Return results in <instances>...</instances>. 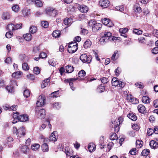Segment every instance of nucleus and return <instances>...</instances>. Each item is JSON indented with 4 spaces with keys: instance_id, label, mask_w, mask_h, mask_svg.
I'll list each match as a JSON object with an SVG mask.
<instances>
[{
    "instance_id": "f257e3e1",
    "label": "nucleus",
    "mask_w": 158,
    "mask_h": 158,
    "mask_svg": "<svg viewBox=\"0 0 158 158\" xmlns=\"http://www.w3.org/2000/svg\"><path fill=\"white\" fill-rule=\"evenodd\" d=\"M112 33L111 32L105 31L102 32L100 34V38L99 41L102 44H105L109 41L112 42L119 40L118 37L112 36Z\"/></svg>"
},
{
    "instance_id": "f03ea898",
    "label": "nucleus",
    "mask_w": 158,
    "mask_h": 158,
    "mask_svg": "<svg viewBox=\"0 0 158 158\" xmlns=\"http://www.w3.org/2000/svg\"><path fill=\"white\" fill-rule=\"evenodd\" d=\"M89 26L92 27V30L94 32H96L100 29L102 27L101 23H97L94 20H91L88 22Z\"/></svg>"
},
{
    "instance_id": "7ed1b4c3",
    "label": "nucleus",
    "mask_w": 158,
    "mask_h": 158,
    "mask_svg": "<svg viewBox=\"0 0 158 158\" xmlns=\"http://www.w3.org/2000/svg\"><path fill=\"white\" fill-rule=\"evenodd\" d=\"M78 46V44L76 42H72L69 43L68 48V51L69 53H73L77 50Z\"/></svg>"
},
{
    "instance_id": "20e7f679",
    "label": "nucleus",
    "mask_w": 158,
    "mask_h": 158,
    "mask_svg": "<svg viewBox=\"0 0 158 158\" xmlns=\"http://www.w3.org/2000/svg\"><path fill=\"white\" fill-rule=\"evenodd\" d=\"M46 11V14L49 16L54 17L58 14V10L52 7H48Z\"/></svg>"
},
{
    "instance_id": "39448f33",
    "label": "nucleus",
    "mask_w": 158,
    "mask_h": 158,
    "mask_svg": "<svg viewBox=\"0 0 158 158\" xmlns=\"http://www.w3.org/2000/svg\"><path fill=\"white\" fill-rule=\"evenodd\" d=\"M123 121V118L121 117H119L118 119L114 121V122H113V121H112V123L114 125V130L116 132H118L119 131V126L122 123Z\"/></svg>"
},
{
    "instance_id": "423d86ee",
    "label": "nucleus",
    "mask_w": 158,
    "mask_h": 158,
    "mask_svg": "<svg viewBox=\"0 0 158 158\" xmlns=\"http://www.w3.org/2000/svg\"><path fill=\"white\" fill-rule=\"evenodd\" d=\"M80 59L83 63H89L91 62L92 57L91 56H88L86 54H83L81 56Z\"/></svg>"
},
{
    "instance_id": "0eeeda50",
    "label": "nucleus",
    "mask_w": 158,
    "mask_h": 158,
    "mask_svg": "<svg viewBox=\"0 0 158 158\" xmlns=\"http://www.w3.org/2000/svg\"><path fill=\"white\" fill-rule=\"evenodd\" d=\"M77 79V78H70L65 80L64 82L65 83H69L71 89L74 91L75 90V88L73 86V82Z\"/></svg>"
},
{
    "instance_id": "6e6552de",
    "label": "nucleus",
    "mask_w": 158,
    "mask_h": 158,
    "mask_svg": "<svg viewBox=\"0 0 158 158\" xmlns=\"http://www.w3.org/2000/svg\"><path fill=\"white\" fill-rule=\"evenodd\" d=\"M36 114L38 118L42 119L45 117V110L43 109H41L38 112L37 111Z\"/></svg>"
},
{
    "instance_id": "1a4fd4ad",
    "label": "nucleus",
    "mask_w": 158,
    "mask_h": 158,
    "mask_svg": "<svg viewBox=\"0 0 158 158\" xmlns=\"http://www.w3.org/2000/svg\"><path fill=\"white\" fill-rule=\"evenodd\" d=\"M25 130L23 127H21L18 130L17 133V135L19 138L23 136L25 134Z\"/></svg>"
},
{
    "instance_id": "9d476101",
    "label": "nucleus",
    "mask_w": 158,
    "mask_h": 158,
    "mask_svg": "<svg viewBox=\"0 0 158 158\" xmlns=\"http://www.w3.org/2000/svg\"><path fill=\"white\" fill-rule=\"evenodd\" d=\"M45 99L41 95L38 98L36 105L38 106H41L44 105L45 103Z\"/></svg>"
},
{
    "instance_id": "9b49d317",
    "label": "nucleus",
    "mask_w": 158,
    "mask_h": 158,
    "mask_svg": "<svg viewBox=\"0 0 158 158\" xmlns=\"http://www.w3.org/2000/svg\"><path fill=\"white\" fill-rule=\"evenodd\" d=\"M99 3L101 6L106 8L109 6L110 2L108 0H100Z\"/></svg>"
},
{
    "instance_id": "f8f14e48",
    "label": "nucleus",
    "mask_w": 158,
    "mask_h": 158,
    "mask_svg": "<svg viewBox=\"0 0 158 158\" xmlns=\"http://www.w3.org/2000/svg\"><path fill=\"white\" fill-rule=\"evenodd\" d=\"M102 23L109 27H111L113 25V23L109 19L104 18L102 20Z\"/></svg>"
},
{
    "instance_id": "ddd939ff",
    "label": "nucleus",
    "mask_w": 158,
    "mask_h": 158,
    "mask_svg": "<svg viewBox=\"0 0 158 158\" xmlns=\"http://www.w3.org/2000/svg\"><path fill=\"white\" fill-rule=\"evenodd\" d=\"M28 117L26 114L20 115L19 118V121L22 122L27 121L28 120Z\"/></svg>"
},
{
    "instance_id": "4468645a",
    "label": "nucleus",
    "mask_w": 158,
    "mask_h": 158,
    "mask_svg": "<svg viewBox=\"0 0 158 158\" xmlns=\"http://www.w3.org/2000/svg\"><path fill=\"white\" fill-rule=\"evenodd\" d=\"M138 110L139 112L142 114L147 112L145 107L142 104H139L138 106Z\"/></svg>"
},
{
    "instance_id": "2eb2a0df",
    "label": "nucleus",
    "mask_w": 158,
    "mask_h": 158,
    "mask_svg": "<svg viewBox=\"0 0 158 158\" xmlns=\"http://www.w3.org/2000/svg\"><path fill=\"white\" fill-rule=\"evenodd\" d=\"M56 132V131H54L48 139L49 141H56L57 140V138L56 137L55 134Z\"/></svg>"
},
{
    "instance_id": "dca6fc26",
    "label": "nucleus",
    "mask_w": 158,
    "mask_h": 158,
    "mask_svg": "<svg viewBox=\"0 0 158 158\" xmlns=\"http://www.w3.org/2000/svg\"><path fill=\"white\" fill-rule=\"evenodd\" d=\"M79 10L82 13H85L87 12L88 10V7L84 5H81L78 8Z\"/></svg>"
},
{
    "instance_id": "f3484780",
    "label": "nucleus",
    "mask_w": 158,
    "mask_h": 158,
    "mask_svg": "<svg viewBox=\"0 0 158 158\" xmlns=\"http://www.w3.org/2000/svg\"><path fill=\"white\" fill-rule=\"evenodd\" d=\"M150 147L153 149H156L158 148V143L154 140H152L150 142Z\"/></svg>"
},
{
    "instance_id": "a211bd4d",
    "label": "nucleus",
    "mask_w": 158,
    "mask_h": 158,
    "mask_svg": "<svg viewBox=\"0 0 158 158\" xmlns=\"http://www.w3.org/2000/svg\"><path fill=\"white\" fill-rule=\"evenodd\" d=\"M119 81L116 77H113L111 81L112 85L113 86H116L118 85L119 84Z\"/></svg>"
},
{
    "instance_id": "6ab92c4d",
    "label": "nucleus",
    "mask_w": 158,
    "mask_h": 158,
    "mask_svg": "<svg viewBox=\"0 0 158 158\" xmlns=\"http://www.w3.org/2000/svg\"><path fill=\"white\" fill-rule=\"evenodd\" d=\"M73 22V19L71 18H66L64 21V24L68 26H70Z\"/></svg>"
},
{
    "instance_id": "aec40b11",
    "label": "nucleus",
    "mask_w": 158,
    "mask_h": 158,
    "mask_svg": "<svg viewBox=\"0 0 158 158\" xmlns=\"http://www.w3.org/2000/svg\"><path fill=\"white\" fill-rule=\"evenodd\" d=\"M19 58L22 62H27L28 60V57L24 54L20 55Z\"/></svg>"
},
{
    "instance_id": "412c9836",
    "label": "nucleus",
    "mask_w": 158,
    "mask_h": 158,
    "mask_svg": "<svg viewBox=\"0 0 158 158\" xmlns=\"http://www.w3.org/2000/svg\"><path fill=\"white\" fill-rule=\"evenodd\" d=\"M133 10L134 11L137 13L141 12L142 11L141 7L138 3H136L134 7Z\"/></svg>"
},
{
    "instance_id": "4be33fe9",
    "label": "nucleus",
    "mask_w": 158,
    "mask_h": 158,
    "mask_svg": "<svg viewBox=\"0 0 158 158\" xmlns=\"http://www.w3.org/2000/svg\"><path fill=\"white\" fill-rule=\"evenodd\" d=\"M74 68L70 65H68L65 67V70L66 73H70L73 72L74 70Z\"/></svg>"
},
{
    "instance_id": "5701e85b",
    "label": "nucleus",
    "mask_w": 158,
    "mask_h": 158,
    "mask_svg": "<svg viewBox=\"0 0 158 158\" xmlns=\"http://www.w3.org/2000/svg\"><path fill=\"white\" fill-rule=\"evenodd\" d=\"M149 152L150 151L149 149H144L142 151L141 153V155L143 156H146L145 158H150L149 156H148Z\"/></svg>"
},
{
    "instance_id": "b1692460",
    "label": "nucleus",
    "mask_w": 158,
    "mask_h": 158,
    "mask_svg": "<svg viewBox=\"0 0 158 158\" xmlns=\"http://www.w3.org/2000/svg\"><path fill=\"white\" fill-rule=\"evenodd\" d=\"M92 44L91 41L89 40H87L84 42L83 46L85 48L87 49L89 48Z\"/></svg>"
},
{
    "instance_id": "393cba45",
    "label": "nucleus",
    "mask_w": 158,
    "mask_h": 158,
    "mask_svg": "<svg viewBox=\"0 0 158 158\" xmlns=\"http://www.w3.org/2000/svg\"><path fill=\"white\" fill-rule=\"evenodd\" d=\"M95 148V145L93 143H90L88 145V148L90 152L94 151Z\"/></svg>"
},
{
    "instance_id": "a878e982",
    "label": "nucleus",
    "mask_w": 158,
    "mask_h": 158,
    "mask_svg": "<svg viewBox=\"0 0 158 158\" xmlns=\"http://www.w3.org/2000/svg\"><path fill=\"white\" fill-rule=\"evenodd\" d=\"M22 74V72H21L17 71L13 73L12 75V77L15 79H18L19 77Z\"/></svg>"
},
{
    "instance_id": "bb28decb",
    "label": "nucleus",
    "mask_w": 158,
    "mask_h": 158,
    "mask_svg": "<svg viewBox=\"0 0 158 158\" xmlns=\"http://www.w3.org/2000/svg\"><path fill=\"white\" fill-rule=\"evenodd\" d=\"M127 117L133 121H135L137 119L136 116L133 113H129L127 114Z\"/></svg>"
},
{
    "instance_id": "cd10ccee",
    "label": "nucleus",
    "mask_w": 158,
    "mask_h": 158,
    "mask_svg": "<svg viewBox=\"0 0 158 158\" xmlns=\"http://www.w3.org/2000/svg\"><path fill=\"white\" fill-rule=\"evenodd\" d=\"M24 39L27 41H29L32 39V36L31 34L27 33L23 35V36Z\"/></svg>"
},
{
    "instance_id": "c85d7f7f",
    "label": "nucleus",
    "mask_w": 158,
    "mask_h": 158,
    "mask_svg": "<svg viewBox=\"0 0 158 158\" xmlns=\"http://www.w3.org/2000/svg\"><path fill=\"white\" fill-rule=\"evenodd\" d=\"M21 150L22 152L25 154H27L29 151V149L27 145H24L22 146L21 148Z\"/></svg>"
},
{
    "instance_id": "c756f323",
    "label": "nucleus",
    "mask_w": 158,
    "mask_h": 158,
    "mask_svg": "<svg viewBox=\"0 0 158 158\" xmlns=\"http://www.w3.org/2000/svg\"><path fill=\"white\" fill-rule=\"evenodd\" d=\"M142 101L143 103H149L150 102V99L148 97L143 96L142 97Z\"/></svg>"
},
{
    "instance_id": "7c9ffc66",
    "label": "nucleus",
    "mask_w": 158,
    "mask_h": 158,
    "mask_svg": "<svg viewBox=\"0 0 158 158\" xmlns=\"http://www.w3.org/2000/svg\"><path fill=\"white\" fill-rule=\"evenodd\" d=\"M10 15L7 12H4L2 15V18L3 19H9L10 18Z\"/></svg>"
},
{
    "instance_id": "2f4dec72",
    "label": "nucleus",
    "mask_w": 158,
    "mask_h": 158,
    "mask_svg": "<svg viewBox=\"0 0 158 158\" xmlns=\"http://www.w3.org/2000/svg\"><path fill=\"white\" fill-rule=\"evenodd\" d=\"M105 86L103 84H101L98 86V90L99 93H102L105 90Z\"/></svg>"
},
{
    "instance_id": "473e14b6",
    "label": "nucleus",
    "mask_w": 158,
    "mask_h": 158,
    "mask_svg": "<svg viewBox=\"0 0 158 158\" xmlns=\"http://www.w3.org/2000/svg\"><path fill=\"white\" fill-rule=\"evenodd\" d=\"M42 149L43 152H47L48 151V145L46 143H44L42 146Z\"/></svg>"
},
{
    "instance_id": "72a5a7b5",
    "label": "nucleus",
    "mask_w": 158,
    "mask_h": 158,
    "mask_svg": "<svg viewBox=\"0 0 158 158\" xmlns=\"http://www.w3.org/2000/svg\"><path fill=\"white\" fill-rule=\"evenodd\" d=\"M60 31L59 30H56L52 33V36L55 38L60 37Z\"/></svg>"
},
{
    "instance_id": "f704fd0d",
    "label": "nucleus",
    "mask_w": 158,
    "mask_h": 158,
    "mask_svg": "<svg viewBox=\"0 0 158 158\" xmlns=\"http://www.w3.org/2000/svg\"><path fill=\"white\" fill-rule=\"evenodd\" d=\"M50 80L48 78L46 80H44L42 84H41V87L42 88H45L46 86L48 85V82H49Z\"/></svg>"
},
{
    "instance_id": "c9c22d12",
    "label": "nucleus",
    "mask_w": 158,
    "mask_h": 158,
    "mask_svg": "<svg viewBox=\"0 0 158 158\" xmlns=\"http://www.w3.org/2000/svg\"><path fill=\"white\" fill-rule=\"evenodd\" d=\"M59 95V91L57 90L52 93L49 94V97L51 98H56L58 97Z\"/></svg>"
},
{
    "instance_id": "e433bc0d",
    "label": "nucleus",
    "mask_w": 158,
    "mask_h": 158,
    "mask_svg": "<svg viewBox=\"0 0 158 158\" xmlns=\"http://www.w3.org/2000/svg\"><path fill=\"white\" fill-rule=\"evenodd\" d=\"M143 142L141 140H137L136 142V147L137 148H141L143 146Z\"/></svg>"
},
{
    "instance_id": "4c0bfd02",
    "label": "nucleus",
    "mask_w": 158,
    "mask_h": 158,
    "mask_svg": "<svg viewBox=\"0 0 158 158\" xmlns=\"http://www.w3.org/2000/svg\"><path fill=\"white\" fill-rule=\"evenodd\" d=\"M118 50H115L111 58V60L114 61L115 60L118 58V57H117V56L118 55Z\"/></svg>"
},
{
    "instance_id": "58836bf2",
    "label": "nucleus",
    "mask_w": 158,
    "mask_h": 158,
    "mask_svg": "<svg viewBox=\"0 0 158 158\" xmlns=\"http://www.w3.org/2000/svg\"><path fill=\"white\" fill-rule=\"evenodd\" d=\"M53 107L56 109H59L60 108V103L59 102H54L52 104Z\"/></svg>"
},
{
    "instance_id": "ea45409f",
    "label": "nucleus",
    "mask_w": 158,
    "mask_h": 158,
    "mask_svg": "<svg viewBox=\"0 0 158 158\" xmlns=\"http://www.w3.org/2000/svg\"><path fill=\"white\" fill-rule=\"evenodd\" d=\"M40 145L38 144H34L31 146V149L34 151L37 150L40 147Z\"/></svg>"
},
{
    "instance_id": "a19ab883",
    "label": "nucleus",
    "mask_w": 158,
    "mask_h": 158,
    "mask_svg": "<svg viewBox=\"0 0 158 158\" xmlns=\"http://www.w3.org/2000/svg\"><path fill=\"white\" fill-rule=\"evenodd\" d=\"M37 30V28L35 26L31 27L29 29V32L31 34H34L35 33Z\"/></svg>"
},
{
    "instance_id": "79ce46f5",
    "label": "nucleus",
    "mask_w": 158,
    "mask_h": 158,
    "mask_svg": "<svg viewBox=\"0 0 158 158\" xmlns=\"http://www.w3.org/2000/svg\"><path fill=\"white\" fill-rule=\"evenodd\" d=\"M35 2V4L38 7H41L43 6V2L41 0H36Z\"/></svg>"
},
{
    "instance_id": "37998d69",
    "label": "nucleus",
    "mask_w": 158,
    "mask_h": 158,
    "mask_svg": "<svg viewBox=\"0 0 158 158\" xmlns=\"http://www.w3.org/2000/svg\"><path fill=\"white\" fill-rule=\"evenodd\" d=\"M19 5L16 4L14 5L12 7V9L13 11L17 12L19 11Z\"/></svg>"
},
{
    "instance_id": "c03bdc74",
    "label": "nucleus",
    "mask_w": 158,
    "mask_h": 158,
    "mask_svg": "<svg viewBox=\"0 0 158 158\" xmlns=\"http://www.w3.org/2000/svg\"><path fill=\"white\" fill-rule=\"evenodd\" d=\"M14 24H9L7 26L6 28L9 31H11L14 30Z\"/></svg>"
},
{
    "instance_id": "a18cd8bd",
    "label": "nucleus",
    "mask_w": 158,
    "mask_h": 158,
    "mask_svg": "<svg viewBox=\"0 0 158 158\" xmlns=\"http://www.w3.org/2000/svg\"><path fill=\"white\" fill-rule=\"evenodd\" d=\"M118 137L117 134L115 133L111 134L110 135V139L111 140H118Z\"/></svg>"
},
{
    "instance_id": "49530a36",
    "label": "nucleus",
    "mask_w": 158,
    "mask_h": 158,
    "mask_svg": "<svg viewBox=\"0 0 158 158\" xmlns=\"http://www.w3.org/2000/svg\"><path fill=\"white\" fill-rule=\"evenodd\" d=\"M85 75V72L83 70L80 71L78 74V76L81 78L82 77H84Z\"/></svg>"
},
{
    "instance_id": "de8ad7c7",
    "label": "nucleus",
    "mask_w": 158,
    "mask_h": 158,
    "mask_svg": "<svg viewBox=\"0 0 158 158\" xmlns=\"http://www.w3.org/2000/svg\"><path fill=\"white\" fill-rule=\"evenodd\" d=\"M22 12L24 16H26L30 14V10L27 9H25L22 10Z\"/></svg>"
},
{
    "instance_id": "09e8293b",
    "label": "nucleus",
    "mask_w": 158,
    "mask_h": 158,
    "mask_svg": "<svg viewBox=\"0 0 158 158\" xmlns=\"http://www.w3.org/2000/svg\"><path fill=\"white\" fill-rule=\"evenodd\" d=\"M30 92L28 89H26L23 92V95L24 97L27 98L30 96Z\"/></svg>"
},
{
    "instance_id": "8fccbe9b",
    "label": "nucleus",
    "mask_w": 158,
    "mask_h": 158,
    "mask_svg": "<svg viewBox=\"0 0 158 158\" xmlns=\"http://www.w3.org/2000/svg\"><path fill=\"white\" fill-rule=\"evenodd\" d=\"M129 101L132 102L133 104H137L139 102L138 100L135 98H130Z\"/></svg>"
},
{
    "instance_id": "3c124183",
    "label": "nucleus",
    "mask_w": 158,
    "mask_h": 158,
    "mask_svg": "<svg viewBox=\"0 0 158 158\" xmlns=\"http://www.w3.org/2000/svg\"><path fill=\"white\" fill-rule=\"evenodd\" d=\"M33 52L36 55L39 54L40 53V48L37 46L34 47L33 48Z\"/></svg>"
},
{
    "instance_id": "603ef678",
    "label": "nucleus",
    "mask_w": 158,
    "mask_h": 158,
    "mask_svg": "<svg viewBox=\"0 0 158 158\" xmlns=\"http://www.w3.org/2000/svg\"><path fill=\"white\" fill-rule=\"evenodd\" d=\"M133 32L135 34L140 35L142 34L143 31L138 29H134L133 30Z\"/></svg>"
},
{
    "instance_id": "864d4df0",
    "label": "nucleus",
    "mask_w": 158,
    "mask_h": 158,
    "mask_svg": "<svg viewBox=\"0 0 158 158\" xmlns=\"http://www.w3.org/2000/svg\"><path fill=\"white\" fill-rule=\"evenodd\" d=\"M33 72L35 74L37 75L40 73V70L38 67H36L34 68Z\"/></svg>"
},
{
    "instance_id": "5fc2aeb1",
    "label": "nucleus",
    "mask_w": 158,
    "mask_h": 158,
    "mask_svg": "<svg viewBox=\"0 0 158 158\" xmlns=\"http://www.w3.org/2000/svg\"><path fill=\"white\" fill-rule=\"evenodd\" d=\"M6 89L9 93H12L13 92V88L11 85L7 86Z\"/></svg>"
},
{
    "instance_id": "6e6d98bb",
    "label": "nucleus",
    "mask_w": 158,
    "mask_h": 158,
    "mask_svg": "<svg viewBox=\"0 0 158 158\" xmlns=\"http://www.w3.org/2000/svg\"><path fill=\"white\" fill-rule=\"evenodd\" d=\"M22 67L23 70H27L29 69L28 65L26 63H24L22 64Z\"/></svg>"
},
{
    "instance_id": "4d7b16f0",
    "label": "nucleus",
    "mask_w": 158,
    "mask_h": 158,
    "mask_svg": "<svg viewBox=\"0 0 158 158\" xmlns=\"http://www.w3.org/2000/svg\"><path fill=\"white\" fill-rule=\"evenodd\" d=\"M128 29L126 28H121L119 30V32L120 34H126L128 31Z\"/></svg>"
},
{
    "instance_id": "13d9d810",
    "label": "nucleus",
    "mask_w": 158,
    "mask_h": 158,
    "mask_svg": "<svg viewBox=\"0 0 158 158\" xmlns=\"http://www.w3.org/2000/svg\"><path fill=\"white\" fill-rule=\"evenodd\" d=\"M41 25L42 27L46 28L48 27V24L47 21H43L41 22Z\"/></svg>"
},
{
    "instance_id": "bf43d9fd",
    "label": "nucleus",
    "mask_w": 158,
    "mask_h": 158,
    "mask_svg": "<svg viewBox=\"0 0 158 158\" xmlns=\"http://www.w3.org/2000/svg\"><path fill=\"white\" fill-rule=\"evenodd\" d=\"M40 139L44 143H47L49 142L48 139V138H45L44 136L43 135H41L40 137Z\"/></svg>"
},
{
    "instance_id": "052dcab7",
    "label": "nucleus",
    "mask_w": 158,
    "mask_h": 158,
    "mask_svg": "<svg viewBox=\"0 0 158 158\" xmlns=\"http://www.w3.org/2000/svg\"><path fill=\"white\" fill-rule=\"evenodd\" d=\"M116 9L117 10L122 12L124 10V7L123 5L116 6Z\"/></svg>"
},
{
    "instance_id": "680f3d73",
    "label": "nucleus",
    "mask_w": 158,
    "mask_h": 158,
    "mask_svg": "<svg viewBox=\"0 0 158 158\" xmlns=\"http://www.w3.org/2000/svg\"><path fill=\"white\" fill-rule=\"evenodd\" d=\"M48 63L49 64L53 66H54L56 65V62L52 59H51L48 61Z\"/></svg>"
},
{
    "instance_id": "e2e57ef3",
    "label": "nucleus",
    "mask_w": 158,
    "mask_h": 158,
    "mask_svg": "<svg viewBox=\"0 0 158 158\" xmlns=\"http://www.w3.org/2000/svg\"><path fill=\"white\" fill-rule=\"evenodd\" d=\"M101 81L103 84H106L108 82V79L105 77H103L101 78Z\"/></svg>"
},
{
    "instance_id": "0e129e2a",
    "label": "nucleus",
    "mask_w": 158,
    "mask_h": 158,
    "mask_svg": "<svg viewBox=\"0 0 158 158\" xmlns=\"http://www.w3.org/2000/svg\"><path fill=\"white\" fill-rule=\"evenodd\" d=\"M13 35V33L11 31H9L8 32H7L6 34V36L8 38H10Z\"/></svg>"
},
{
    "instance_id": "69168bd1",
    "label": "nucleus",
    "mask_w": 158,
    "mask_h": 158,
    "mask_svg": "<svg viewBox=\"0 0 158 158\" xmlns=\"http://www.w3.org/2000/svg\"><path fill=\"white\" fill-rule=\"evenodd\" d=\"M153 133H154V130L153 129L151 128H149L148 129L147 134L148 135H151Z\"/></svg>"
},
{
    "instance_id": "338daca9",
    "label": "nucleus",
    "mask_w": 158,
    "mask_h": 158,
    "mask_svg": "<svg viewBox=\"0 0 158 158\" xmlns=\"http://www.w3.org/2000/svg\"><path fill=\"white\" fill-rule=\"evenodd\" d=\"M68 148H65V152L66 154V155L67 156H71V155H72L73 152L72 151H69L67 150Z\"/></svg>"
},
{
    "instance_id": "774afa93",
    "label": "nucleus",
    "mask_w": 158,
    "mask_h": 158,
    "mask_svg": "<svg viewBox=\"0 0 158 158\" xmlns=\"http://www.w3.org/2000/svg\"><path fill=\"white\" fill-rule=\"evenodd\" d=\"M152 53L154 54L158 53V47H156L154 48L152 50Z\"/></svg>"
}]
</instances>
